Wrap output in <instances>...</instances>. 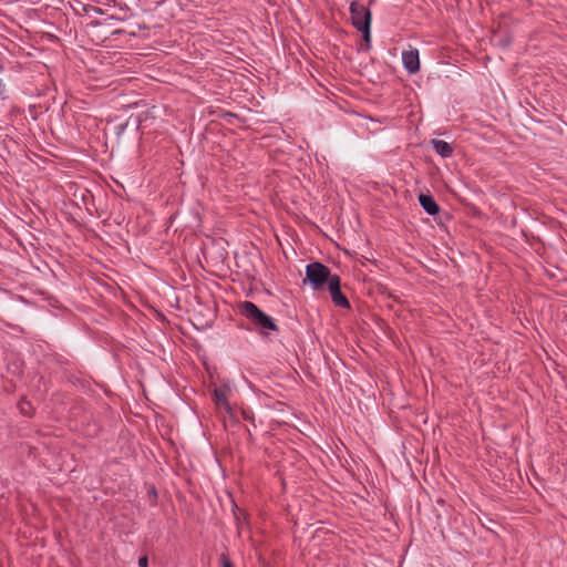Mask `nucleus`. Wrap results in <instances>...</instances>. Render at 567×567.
<instances>
[{
  "label": "nucleus",
  "instance_id": "f257e3e1",
  "mask_svg": "<svg viewBox=\"0 0 567 567\" xmlns=\"http://www.w3.org/2000/svg\"><path fill=\"white\" fill-rule=\"evenodd\" d=\"M241 316L249 320L254 329L261 336H268L269 331H279L275 320L264 312L256 303L251 301H243L238 305Z\"/></svg>",
  "mask_w": 567,
  "mask_h": 567
},
{
  "label": "nucleus",
  "instance_id": "f03ea898",
  "mask_svg": "<svg viewBox=\"0 0 567 567\" xmlns=\"http://www.w3.org/2000/svg\"><path fill=\"white\" fill-rule=\"evenodd\" d=\"M334 275L328 266L322 262H310L306 267V276L302 280L303 285H310L316 291L323 289V287L331 282Z\"/></svg>",
  "mask_w": 567,
  "mask_h": 567
},
{
  "label": "nucleus",
  "instance_id": "7ed1b4c3",
  "mask_svg": "<svg viewBox=\"0 0 567 567\" xmlns=\"http://www.w3.org/2000/svg\"><path fill=\"white\" fill-rule=\"evenodd\" d=\"M328 290L331 296V300L336 307L350 309V302L346 295L341 291V279L338 275H334L331 282L328 285Z\"/></svg>",
  "mask_w": 567,
  "mask_h": 567
},
{
  "label": "nucleus",
  "instance_id": "20e7f679",
  "mask_svg": "<svg viewBox=\"0 0 567 567\" xmlns=\"http://www.w3.org/2000/svg\"><path fill=\"white\" fill-rule=\"evenodd\" d=\"M230 392V389L228 385H221L214 390V402L217 405V408H224V410L228 413V415L233 420H237V411L230 406L227 394Z\"/></svg>",
  "mask_w": 567,
  "mask_h": 567
},
{
  "label": "nucleus",
  "instance_id": "39448f33",
  "mask_svg": "<svg viewBox=\"0 0 567 567\" xmlns=\"http://www.w3.org/2000/svg\"><path fill=\"white\" fill-rule=\"evenodd\" d=\"M350 14H351V21L352 25L358 30V27L360 23L364 22V20L369 21V24H371L372 14L371 11L364 7L363 4L359 3V1H352L350 3Z\"/></svg>",
  "mask_w": 567,
  "mask_h": 567
},
{
  "label": "nucleus",
  "instance_id": "423d86ee",
  "mask_svg": "<svg viewBox=\"0 0 567 567\" xmlns=\"http://www.w3.org/2000/svg\"><path fill=\"white\" fill-rule=\"evenodd\" d=\"M402 62L405 70L413 74L420 70V58L416 49H411L402 52Z\"/></svg>",
  "mask_w": 567,
  "mask_h": 567
},
{
  "label": "nucleus",
  "instance_id": "0eeeda50",
  "mask_svg": "<svg viewBox=\"0 0 567 567\" xmlns=\"http://www.w3.org/2000/svg\"><path fill=\"white\" fill-rule=\"evenodd\" d=\"M419 203L421 207L431 216H435L440 213V206L435 202L434 197L430 194L421 193L419 195Z\"/></svg>",
  "mask_w": 567,
  "mask_h": 567
},
{
  "label": "nucleus",
  "instance_id": "6e6552de",
  "mask_svg": "<svg viewBox=\"0 0 567 567\" xmlns=\"http://www.w3.org/2000/svg\"><path fill=\"white\" fill-rule=\"evenodd\" d=\"M117 21V19L113 16L105 17L101 20H94L89 23V27L91 28H104L105 30L103 33L110 32L111 34H118L122 32H125L124 30H112L114 27V23Z\"/></svg>",
  "mask_w": 567,
  "mask_h": 567
},
{
  "label": "nucleus",
  "instance_id": "1a4fd4ad",
  "mask_svg": "<svg viewBox=\"0 0 567 567\" xmlns=\"http://www.w3.org/2000/svg\"><path fill=\"white\" fill-rule=\"evenodd\" d=\"M431 144H432L434 151L440 156H442L444 158H449L453 155L454 148L450 143H447L443 140L433 138V140H431Z\"/></svg>",
  "mask_w": 567,
  "mask_h": 567
},
{
  "label": "nucleus",
  "instance_id": "9d476101",
  "mask_svg": "<svg viewBox=\"0 0 567 567\" xmlns=\"http://www.w3.org/2000/svg\"><path fill=\"white\" fill-rule=\"evenodd\" d=\"M358 31L362 33V40L364 42V50H370L371 48V24H369L368 19L364 22L360 23L358 27Z\"/></svg>",
  "mask_w": 567,
  "mask_h": 567
},
{
  "label": "nucleus",
  "instance_id": "9b49d317",
  "mask_svg": "<svg viewBox=\"0 0 567 567\" xmlns=\"http://www.w3.org/2000/svg\"><path fill=\"white\" fill-rule=\"evenodd\" d=\"M219 561L221 567H235L233 561L230 560L228 554L221 553L219 556Z\"/></svg>",
  "mask_w": 567,
  "mask_h": 567
},
{
  "label": "nucleus",
  "instance_id": "f8f14e48",
  "mask_svg": "<svg viewBox=\"0 0 567 567\" xmlns=\"http://www.w3.org/2000/svg\"><path fill=\"white\" fill-rule=\"evenodd\" d=\"M238 412L240 413L244 420L254 422V413L250 410L240 408Z\"/></svg>",
  "mask_w": 567,
  "mask_h": 567
},
{
  "label": "nucleus",
  "instance_id": "ddd939ff",
  "mask_svg": "<svg viewBox=\"0 0 567 567\" xmlns=\"http://www.w3.org/2000/svg\"><path fill=\"white\" fill-rule=\"evenodd\" d=\"M138 567H148V557L146 555L138 558Z\"/></svg>",
  "mask_w": 567,
  "mask_h": 567
},
{
  "label": "nucleus",
  "instance_id": "4468645a",
  "mask_svg": "<svg viewBox=\"0 0 567 567\" xmlns=\"http://www.w3.org/2000/svg\"><path fill=\"white\" fill-rule=\"evenodd\" d=\"M148 495L152 496L154 499L157 498V492H156L155 486H151V488L148 491Z\"/></svg>",
  "mask_w": 567,
  "mask_h": 567
},
{
  "label": "nucleus",
  "instance_id": "2eb2a0df",
  "mask_svg": "<svg viewBox=\"0 0 567 567\" xmlns=\"http://www.w3.org/2000/svg\"><path fill=\"white\" fill-rule=\"evenodd\" d=\"M20 409H21V412H22V413H25L27 408H23V406L21 405V406H20Z\"/></svg>",
  "mask_w": 567,
  "mask_h": 567
},
{
  "label": "nucleus",
  "instance_id": "dca6fc26",
  "mask_svg": "<svg viewBox=\"0 0 567 567\" xmlns=\"http://www.w3.org/2000/svg\"><path fill=\"white\" fill-rule=\"evenodd\" d=\"M20 409H21V412H22V413H25L27 408H23V406L21 405V406H20Z\"/></svg>",
  "mask_w": 567,
  "mask_h": 567
},
{
  "label": "nucleus",
  "instance_id": "f3484780",
  "mask_svg": "<svg viewBox=\"0 0 567 567\" xmlns=\"http://www.w3.org/2000/svg\"><path fill=\"white\" fill-rule=\"evenodd\" d=\"M127 33H128V34H131V35H135V32H134V31H130V32H127Z\"/></svg>",
  "mask_w": 567,
  "mask_h": 567
},
{
  "label": "nucleus",
  "instance_id": "a211bd4d",
  "mask_svg": "<svg viewBox=\"0 0 567 567\" xmlns=\"http://www.w3.org/2000/svg\"><path fill=\"white\" fill-rule=\"evenodd\" d=\"M374 0H370V4L373 2Z\"/></svg>",
  "mask_w": 567,
  "mask_h": 567
}]
</instances>
